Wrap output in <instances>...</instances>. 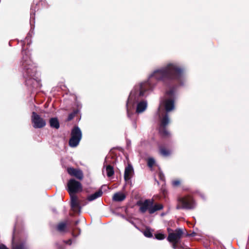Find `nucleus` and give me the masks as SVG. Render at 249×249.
Masks as SVG:
<instances>
[{
	"label": "nucleus",
	"instance_id": "1",
	"mask_svg": "<svg viewBox=\"0 0 249 249\" xmlns=\"http://www.w3.org/2000/svg\"><path fill=\"white\" fill-rule=\"evenodd\" d=\"M21 43L22 49L20 63L22 68L23 76L25 79V84L30 88H34L36 84L38 83L36 78V68L31 59L29 51L24 49V42L21 41Z\"/></svg>",
	"mask_w": 249,
	"mask_h": 249
},
{
	"label": "nucleus",
	"instance_id": "2",
	"mask_svg": "<svg viewBox=\"0 0 249 249\" xmlns=\"http://www.w3.org/2000/svg\"><path fill=\"white\" fill-rule=\"evenodd\" d=\"M181 72V69L176 66L169 64L167 66L162 69L155 71L150 76L151 78L157 80L162 79L166 77H171V75Z\"/></svg>",
	"mask_w": 249,
	"mask_h": 249
},
{
	"label": "nucleus",
	"instance_id": "3",
	"mask_svg": "<svg viewBox=\"0 0 249 249\" xmlns=\"http://www.w3.org/2000/svg\"><path fill=\"white\" fill-rule=\"evenodd\" d=\"M153 199H146L143 202H141V212H144L148 210L150 213H153L156 211L161 210L163 206L161 204H156L154 206Z\"/></svg>",
	"mask_w": 249,
	"mask_h": 249
},
{
	"label": "nucleus",
	"instance_id": "4",
	"mask_svg": "<svg viewBox=\"0 0 249 249\" xmlns=\"http://www.w3.org/2000/svg\"><path fill=\"white\" fill-rule=\"evenodd\" d=\"M82 139V132L80 128L75 126L71 130V137L69 140V144L71 147H76Z\"/></svg>",
	"mask_w": 249,
	"mask_h": 249
},
{
	"label": "nucleus",
	"instance_id": "5",
	"mask_svg": "<svg viewBox=\"0 0 249 249\" xmlns=\"http://www.w3.org/2000/svg\"><path fill=\"white\" fill-rule=\"evenodd\" d=\"M67 191L70 196H74L83 190L82 184L74 178L70 179L67 183Z\"/></svg>",
	"mask_w": 249,
	"mask_h": 249
},
{
	"label": "nucleus",
	"instance_id": "6",
	"mask_svg": "<svg viewBox=\"0 0 249 249\" xmlns=\"http://www.w3.org/2000/svg\"><path fill=\"white\" fill-rule=\"evenodd\" d=\"M31 122L35 128H42L46 124L45 120L34 111L32 113Z\"/></svg>",
	"mask_w": 249,
	"mask_h": 249
},
{
	"label": "nucleus",
	"instance_id": "7",
	"mask_svg": "<svg viewBox=\"0 0 249 249\" xmlns=\"http://www.w3.org/2000/svg\"><path fill=\"white\" fill-rule=\"evenodd\" d=\"M178 202L180 205H178L177 206V209H191L194 208L195 207V203L193 200L190 196L180 198L179 199Z\"/></svg>",
	"mask_w": 249,
	"mask_h": 249
},
{
	"label": "nucleus",
	"instance_id": "8",
	"mask_svg": "<svg viewBox=\"0 0 249 249\" xmlns=\"http://www.w3.org/2000/svg\"><path fill=\"white\" fill-rule=\"evenodd\" d=\"M183 232L181 229H177L174 232L169 233L167 240L170 242L177 243L181 238Z\"/></svg>",
	"mask_w": 249,
	"mask_h": 249
},
{
	"label": "nucleus",
	"instance_id": "9",
	"mask_svg": "<svg viewBox=\"0 0 249 249\" xmlns=\"http://www.w3.org/2000/svg\"><path fill=\"white\" fill-rule=\"evenodd\" d=\"M67 170L68 174L71 176L74 177L79 180L83 179V173L81 170L73 167H68Z\"/></svg>",
	"mask_w": 249,
	"mask_h": 249
},
{
	"label": "nucleus",
	"instance_id": "10",
	"mask_svg": "<svg viewBox=\"0 0 249 249\" xmlns=\"http://www.w3.org/2000/svg\"><path fill=\"white\" fill-rule=\"evenodd\" d=\"M169 119L168 116L166 115L161 120V125L160 127V132L163 136L169 135V132L165 129V127L169 124Z\"/></svg>",
	"mask_w": 249,
	"mask_h": 249
},
{
	"label": "nucleus",
	"instance_id": "11",
	"mask_svg": "<svg viewBox=\"0 0 249 249\" xmlns=\"http://www.w3.org/2000/svg\"><path fill=\"white\" fill-rule=\"evenodd\" d=\"M70 196L71 208L74 211L77 209L79 212H80L81 206H80V202L78 200L77 196L76 195Z\"/></svg>",
	"mask_w": 249,
	"mask_h": 249
},
{
	"label": "nucleus",
	"instance_id": "12",
	"mask_svg": "<svg viewBox=\"0 0 249 249\" xmlns=\"http://www.w3.org/2000/svg\"><path fill=\"white\" fill-rule=\"evenodd\" d=\"M134 173V171L132 165L128 164L127 166L125 167L124 173V179L127 181H128L132 177Z\"/></svg>",
	"mask_w": 249,
	"mask_h": 249
},
{
	"label": "nucleus",
	"instance_id": "13",
	"mask_svg": "<svg viewBox=\"0 0 249 249\" xmlns=\"http://www.w3.org/2000/svg\"><path fill=\"white\" fill-rule=\"evenodd\" d=\"M131 198L133 203L140 206V195L139 190H133L132 192Z\"/></svg>",
	"mask_w": 249,
	"mask_h": 249
},
{
	"label": "nucleus",
	"instance_id": "14",
	"mask_svg": "<svg viewBox=\"0 0 249 249\" xmlns=\"http://www.w3.org/2000/svg\"><path fill=\"white\" fill-rule=\"evenodd\" d=\"M67 222H60L56 226V229L59 232H66L67 231Z\"/></svg>",
	"mask_w": 249,
	"mask_h": 249
},
{
	"label": "nucleus",
	"instance_id": "15",
	"mask_svg": "<svg viewBox=\"0 0 249 249\" xmlns=\"http://www.w3.org/2000/svg\"><path fill=\"white\" fill-rule=\"evenodd\" d=\"M126 198L125 195L122 193H115L112 197V199L114 201L121 202L125 199Z\"/></svg>",
	"mask_w": 249,
	"mask_h": 249
},
{
	"label": "nucleus",
	"instance_id": "16",
	"mask_svg": "<svg viewBox=\"0 0 249 249\" xmlns=\"http://www.w3.org/2000/svg\"><path fill=\"white\" fill-rule=\"evenodd\" d=\"M49 123L52 128L58 129L60 127L59 121L56 117L51 118L49 120Z\"/></svg>",
	"mask_w": 249,
	"mask_h": 249
},
{
	"label": "nucleus",
	"instance_id": "17",
	"mask_svg": "<svg viewBox=\"0 0 249 249\" xmlns=\"http://www.w3.org/2000/svg\"><path fill=\"white\" fill-rule=\"evenodd\" d=\"M102 194V191L101 190H99L96 192L95 193L88 196L87 197V200L89 201H93L96 198L101 196Z\"/></svg>",
	"mask_w": 249,
	"mask_h": 249
},
{
	"label": "nucleus",
	"instance_id": "18",
	"mask_svg": "<svg viewBox=\"0 0 249 249\" xmlns=\"http://www.w3.org/2000/svg\"><path fill=\"white\" fill-rule=\"evenodd\" d=\"M165 108L167 112H169L174 108V102L172 100H168L165 102Z\"/></svg>",
	"mask_w": 249,
	"mask_h": 249
},
{
	"label": "nucleus",
	"instance_id": "19",
	"mask_svg": "<svg viewBox=\"0 0 249 249\" xmlns=\"http://www.w3.org/2000/svg\"><path fill=\"white\" fill-rule=\"evenodd\" d=\"M106 171L108 177H112L114 174L113 167L111 165H108L106 166Z\"/></svg>",
	"mask_w": 249,
	"mask_h": 249
},
{
	"label": "nucleus",
	"instance_id": "20",
	"mask_svg": "<svg viewBox=\"0 0 249 249\" xmlns=\"http://www.w3.org/2000/svg\"><path fill=\"white\" fill-rule=\"evenodd\" d=\"M79 111L78 109H74L71 113L69 114L67 121L69 122L72 120L78 114Z\"/></svg>",
	"mask_w": 249,
	"mask_h": 249
},
{
	"label": "nucleus",
	"instance_id": "21",
	"mask_svg": "<svg viewBox=\"0 0 249 249\" xmlns=\"http://www.w3.org/2000/svg\"><path fill=\"white\" fill-rule=\"evenodd\" d=\"M143 234L147 237H152L153 236V231L148 228H147L143 232Z\"/></svg>",
	"mask_w": 249,
	"mask_h": 249
},
{
	"label": "nucleus",
	"instance_id": "22",
	"mask_svg": "<svg viewBox=\"0 0 249 249\" xmlns=\"http://www.w3.org/2000/svg\"><path fill=\"white\" fill-rule=\"evenodd\" d=\"M148 166L149 168H152V167L155 164V160L152 158H148L147 160Z\"/></svg>",
	"mask_w": 249,
	"mask_h": 249
},
{
	"label": "nucleus",
	"instance_id": "23",
	"mask_svg": "<svg viewBox=\"0 0 249 249\" xmlns=\"http://www.w3.org/2000/svg\"><path fill=\"white\" fill-rule=\"evenodd\" d=\"M81 230L78 228H75L73 229L72 231V235L73 237H77L80 234Z\"/></svg>",
	"mask_w": 249,
	"mask_h": 249
},
{
	"label": "nucleus",
	"instance_id": "24",
	"mask_svg": "<svg viewBox=\"0 0 249 249\" xmlns=\"http://www.w3.org/2000/svg\"><path fill=\"white\" fill-rule=\"evenodd\" d=\"M147 107V103L145 101H141V112L145 110Z\"/></svg>",
	"mask_w": 249,
	"mask_h": 249
},
{
	"label": "nucleus",
	"instance_id": "25",
	"mask_svg": "<svg viewBox=\"0 0 249 249\" xmlns=\"http://www.w3.org/2000/svg\"><path fill=\"white\" fill-rule=\"evenodd\" d=\"M135 220H136L135 219H134V220L131 219L130 220V222H131L133 225H134V226L137 229H138V230H140L139 220H137V222H135Z\"/></svg>",
	"mask_w": 249,
	"mask_h": 249
},
{
	"label": "nucleus",
	"instance_id": "26",
	"mask_svg": "<svg viewBox=\"0 0 249 249\" xmlns=\"http://www.w3.org/2000/svg\"><path fill=\"white\" fill-rule=\"evenodd\" d=\"M160 153L161 155L164 156H167L170 155V152L164 148H161L160 149Z\"/></svg>",
	"mask_w": 249,
	"mask_h": 249
},
{
	"label": "nucleus",
	"instance_id": "27",
	"mask_svg": "<svg viewBox=\"0 0 249 249\" xmlns=\"http://www.w3.org/2000/svg\"><path fill=\"white\" fill-rule=\"evenodd\" d=\"M155 237L158 240H163L165 238V236L162 233H159L155 234Z\"/></svg>",
	"mask_w": 249,
	"mask_h": 249
},
{
	"label": "nucleus",
	"instance_id": "28",
	"mask_svg": "<svg viewBox=\"0 0 249 249\" xmlns=\"http://www.w3.org/2000/svg\"><path fill=\"white\" fill-rule=\"evenodd\" d=\"M13 249H26V248L23 244H20L14 246Z\"/></svg>",
	"mask_w": 249,
	"mask_h": 249
},
{
	"label": "nucleus",
	"instance_id": "29",
	"mask_svg": "<svg viewBox=\"0 0 249 249\" xmlns=\"http://www.w3.org/2000/svg\"><path fill=\"white\" fill-rule=\"evenodd\" d=\"M159 177L161 181H164L165 180V177H164V175H163V174L162 173L160 172L159 173Z\"/></svg>",
	"mask_w": 249,
	"mask_h": 249
},
{
	"label": "nucleus",
	"instance_id": "30",
	"mask_svg": "<svg viewBox=\"0 0 249 249\" xmlns=\"http://www.w3.org/2000/svg\"><path fill=\"white\" fill-rule=\"evenodd\" d=\"M180 182L179 180H177L173 181L172 182V184L174 186H178L180 184Z\"/></svg>",
	"mask_w": 249,
	"mask_h": 249
},
{
	"label": "nucleus",
	"instance_id": "31",
	"mask_svg": "<svg viewBox=\"0 0 249 249\" xmlns=\"http://www.w3.org/2000/svg\"><path fill=\"white\" fill-rule=\"evenodd\" d=\"M136 112L138 114L140 113V102L137 103Z\"/></svg>",
	"mask_w": 249,
	"mask_h": 249
},
{
	"label": "nucleus",
	"instance_id": "32",
	"mask_svg": "<svg viewBox=\"0 0 249 249\" xmlns=\"http://www.w3.org/2000/svg\"><path fill=\"white\" fill-rule=\"evenodd\" d=\"M79 201L80 202V205H81L82 206L86 205L88 203L87 200L85 199Z\"/></svg>",
	"mask_w": 249,
	"mask_h": 249
},
{
	"label": "nucleus",
	"instance_id": "33",
	"mask_svg": "<svg viewBox=\"0 0 249 249\" xmlns=\"http://www.w3.org/2000/svg\"><path fill=\"white\" fill-rule=\"evenodd\" d=\"M55 246L57 249H64L62 245H59L57 242L55 243Z\"/></svg>",
	"mask_w": 249,
	"mask_h": 249
},
{
	"label": "nucleus",
	"instance_id": "34",
	"mask_svg": "<svg viewBox=\"0 0 249 249\" xmlns=\"http://www.w3.org/2000/svg\"><path fill=\"white\" fill-rule=\"evenodd\" d=\"M66 244L71 245L72 243V240L71 239H69L67 241H64Z\"/></svg>",
	"mask_w": 249,
	"mask_h": 249
},
{
	"label": "nucleus",
	"instance_id": "35",
	"mask_svg": "<svg viewBox=\"0 0 249 249\" xmlns=\"http://www.w3.org/2000/svg\"><path fill=\"white\" fill-rule=\"evenodd\" d=\"M176 243H174V244L173 245V248L174 249H176V248H177V246L176 245Z\"/></svg>",
	"mask_w": 249,
	"mask_h": 249
},
{
	"label": "nucleus",
	"instance_id": "36",
	"mask_svg": "<svg viewBox=\"0 0 249 249\" xmlns=\"http://www.w3.org/2000/svg\"><path fill=\"white\" fill-rule=\"evenodd\" d=\"M79 223V221L77 220L74 222V225H77Z\"/></svg>",
	"mask_w": 249,
	"mask_h": 249
},
{
	"label": "nucleus",
	"instance_id": "37",
	"mask_svg": "<svg viewBox=\"0 0 249 249\" xmlns=\"http://www.w3.org/2000/svg\"><path fill=\"white\" fill-rule=\"evenodd\" d=\"M138 94H139V95H140V91L139 92Z\"/></svg>",
	"mask_w": 249,
	"mask_h": 249
},
{
	"label": "nucleus",
	"instance_id": "38",
	"mask_svg": "<svg viewBox=\"0 0 249 249\" xmlns=\"http://www.w3.org/2000/svg\"><path fill=\"white\" fill-rule=\"evenodd\" d=\"M121 209H124V208H122ZM125 210H126V209H125Z\"/></svg>",
	"mask_w": 249,
	"mask_h": 249
}]
</instances>
